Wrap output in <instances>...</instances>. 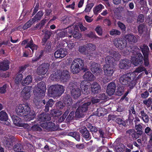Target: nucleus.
I'll return each instance as SVG.
<instances>
[{"label":"nucleus","instance_id":"4c0bfd02","mask_svg":"<svg viewBox=\"0 0 152 152\" xmlns=\"http://www.w3.org/2000/svg\"><path fill=\"white\" fill-rule=\"evenodd\" d=\"M8 119V116L6 112L2 111L0 112V120L6 121Z\"/></svg>","mask_w":152,"mask_h":152},{"label":"nucleus","instance_id":"2eb2a0df","mask_svg":"<svg viewBox=\"0 0 152 152\" xmlns=\"http://www.w3.org/2000/svg\"><path fill=\"white\" fill-rule=\"evenodd\" d=\"M71 95L75 99L78 98L81 95V90L79 88H74L71 91Z\"/></svg>","mask_w":152,"mask_h":152},{"label":"nucleus","instance_id":"473e14b6","mask_svg":"<svg viewBox=\"0 0 152 152\" xmlns=\"http://www.w3.org/2000/svg\"><path fill=\"white\" fill-rule=\"evenodd\" d=\"M70 111L69 108L68 107V108H67L64 114L58 118V122L59 123H61L64 121L68 114Z\"/></svg>","mask_w":152,"mask_h":152},{"label":"nucleus","instance_id":"58836bf2","mask_svg":"<svg viewBox=\"0 0 152 152\" xmlns=\"http://www.w3.org/2000/svg\"><path fill=\"white\" fill-rule=\"evenodd\" d=\"M50 113L53 116L57 117L61 115L63 113V112L61 110L53 109L50 110Z\"/></svg>","mask_w":152,"mask_h":152},{"label":"nucleus","instance_id":"f704fd0d","mask_svg":"<svg viewBox=\"0 0 152 152\" xmlns=\"http://www.w3.org/2000/svg\"><path fill=\"white\" fill-rule=\"evenodd\" d=\"M132 60L133 64L135 66L141 65L143 63V60H141L138 58L133 57Z\"/></svg>","mask_w":152,"mask_h":152},{"label":"nucleus","instance_id":"f257e3e1","mask_svg":"<svg viewBox=\"0 0 152 152\" xmlns=\"http://www.w3.org/2000/svg\"><path fill=\"white\" fill-rule=\"evenodd\" d=\"M72 72L73 74H77L81 70L86 72L88 69L84 66L83 61L80 58L75 59L72 62L70 66Z\"/></svg>","mask_w":152,"mask_h":152},{"label":"nucleus","instance_id":"4468645a","mask_svg":"<svg viewBox=\"0 0 152 152\" xmlns=\"http://www.w3.org/2000/svg\"><path fill=\"white\" fill-rule=\"evenodd\" d=\"M113 66H109V65H104V70L105 75L108 76H111L113 73L114 70Z\"/></svg>","mask_w":152,"mask_h":152},{"label":"nucleus","instance_id":"9d476101","mask_svg":"<svg viewBox=\"0 0 152 152\" xmlns=\"http://www.w3.org/2000/svg\"><path fill=\"white\" fill-rule=\"evenodd\" d=\"M114 44L117 48H119L120 49L125 48L127 45V42L126 40H121L120 39H116Z\"/></svg>","mask_w":152,"mask_h":152},{"label":"nucleus","instance_id":"6ab92c4d","mask_svg":"<svg viewBox=\"0 0 152 152\" xmlns=\"http://www.w3.org/2000/svg\"><path fill=\"white\" fill-rule=\"evenodd\" d=\"M91 87V92L94 94L99 93L100 91L101 87L96 82H94Z\"/></svg>","mask_w":152,"mask_h":152},{"label":"nucleus","instance_id":"7c9ffc66","mask_svg":"<svg viewBox=\"0 0 152 152\" xmlns=\"http://www.w3.org/2000/svg\"><path fill=\"white\" fill-rule=\"evenodd\" d=\"M32 78L31 75H28L24 80H22L21 83L23 86L28 85L32 82Z\"/></svg>","mask_w":152,"mask_h":152},{"label":"nucleus","instance_id":"bb28decb","mask_svg":"<svg viewBox=\"0 0 152 152\" xmlns=\"http://www.w3.org/2000/svg\"><path fill=\"white\" fill-rule=\"evenodd\" d=\"M115 61L114 58L111 56H108L105 58V61L106 64L104 65L113 66V64Z\"/></svg>","mask_w":152,"mask_h":152},{"label":"nucleus","instance_id":"72a5a7b5","mask_svg":"<svg viewBox=\"0 0 152 152\" xmlns=\"http://www.w3.org/2000/svg\"><path fill=\"white\" fill-rule=\"evenodd\" d=\"M54 102L52 99H50L47 102L45 106V108L44 110L46 112H48L49 111L50 107H51L54 104Z\"/></svg>","mask_w":152,"mask_h":152},{"label":"nucleus","instance_id":"de8ad7c7","mask_svg":"<svg viewBox=\"0 0 152 152\" xmlns=\"http://www.w3.org/2000/svg\"><path fill=\"white\" fill-rule=\"evenodd\" d=\"M145 24L142 23L140 24L138 27V30L139 33L142 34L145 31Z\"/></svg>","mask_w":152,"mask_h":152},{"label":"nucleus","instance_id":"1a4fd4ad","mask_svg":"<svg viewBox=\"0 0 152 152\" xmlns=\"http://www.w3.org/2000/svg\"><path fill=\"white\" fill-rule=\"evenodd\" d=\"M139 113L138 116L145 123H147L149 122V118L147 114V112L145 110L140 108L138 111Z\"/></svg>","mask_w":152,"mask_h":152},{"label":"nucleus","instance_id":"6e6552de","mask_svg":"<svg viewBox=\"0 0 152 152\" xmlns=\"http://www.w3.org/2000/svg\"><path fill=\"white\" fill-rule=\"evenodd\" d=\"M43 125L46 130L51 129L53 131L59 130V129L58 125H56L55 124L52 122L44 123Z\"/></svg>","mask_w":152,"mask_h":152},{"label":"nucleus","instance_id":"680f3d73","mask_svg":"<svg viewBox=\"0 0 152 152\" xmlns=\"http://www.w3.org/2000/svg\"><path fill=\"white\" fill-rule=\"evenodd\" d=\"M121 33L120 31L116 29H112L110 31V34L112 35H120Z\"/></svg>","mask_w":152,"mask_h":152},{"label":"nucleus","instance_id":"79ce46f5","mask_svg":"<svg viewBox=\"0 0 152 152\" xmlns=\"http://www.w3.org/2000/svg\"><path fill=\"white\" fill-rule=\"evenodd\" d=\"M35 116V114L34 113L32 114V115L30 113L24 116L25 117L24 119L26 121H30L31 120L33 121Z\"/></svg>","mask_w":152,"mask_h":152},{"label":"nucleus","instance_id":"603ef678","mask_svg":"<svg viewBox=\"0 0 152 152\" xmlns=\"http://www.w3.org/2000/svg\"><path fill=\"white\" fill-rule=\"evenodd\" d=\"M34 22L33 20L31 21H28L23 26V29L25 30L30 27Z\"/></svg>","mask_w":152,"mask_h":152},{"label":"nucleus","instance_id":"e2e57ef3","mask_svg":"<svg viewBox=\"0 0 152 152\" xmlns=\"http://www.w3.org/2000/svg\"><path fill=\"white\" fill-rule=\"evenodd\" d=\"M67 32L65 30L60 31L58 34L59 37H64L67 35Z\"/></svg>","mask_w":152,"mask_h":152},{"label":"nucleus","instance_id":"c03bdc74","mask_svg":"<svg viewBox=\"0 0 152 152\" xmlns=\"http://www.w3.org/2000/svg\"><path fill=\"white\" fill-rule=\"evenodd\" d=\"M43 14V13L42 11H40L36 15L32 20L34 22L36 20H39L40 19L41 17L42 16Z\"/></svg>","mask_w":152,"mask_h":152},{"label":"nucleus","instance_id":"bf43d9fd","mask_svg":"<svg viewBox=\"0 0 152 152\" xmlns=\"http://www.w3.org/2000/svg\"><path fill=\"white\" fill-rule=\"evenodd\" d=\"M32 129L34 131L37 132H41L42 129L41 128L39 125H34L31 127Z\"/></svg>","mask_w":152,"mask_h":152},{"label":"nucleus","instance_id":"f8f14e48","mask_svg":"<svg viewBox=\"0 0 152 152\" xmlns=\"http://www.w3.org/2000/svg\"><path fill=\"white\" fill-rule=\"evenodd\" d=\"M116 88L115 83L112 82L109 83L107 88L106 92L109 96L113 95L115 91Z\"/></svg>","mask_w":152,"mask_h":152},{"label":"nucleus","instance_id":"0e129e2a","mask_svg":"<svg viewBox=\"0 0 152 152\" xmlns=\"http://www.w3.org/2000/svg\"><path fill=\"white\" fill-rule=\"evenodd\" d=\"M105 109L102 108H99L97 110V114L98 116H103L104 115V111Z\"/></svg>","mask_w":152,"mask_h":152},{"label":"nucleus","instance_id":"a19ab883","mask_svg":"<svg viewBox=\"0 0 152 152\" xmlns=\"http://www.w3.org/2000/svg\"><path fill=\"white\" fill-rule=\"evenodd\" d=\"M138 49V48L137 46L132 45L126 48V51H128V52H130L134 53L136 52Z\"/></svg>","mask_w":152,"mask_h":152},{"label":"nucleus","instance_id":"5fc2aeb1","mask_svg":"<svg viewBox=\"0 0 152 152\" xmlns=\"http://www.w3.org/2000/svg\"><path fill=\"white\" fill-rule=\"evenodd\" d=\"M36 87H38L39 88H41L45 91L46 90L45 83V82L43 81H41L37 85V86Z\"/></svg>","mask_w":152,"mask_h":152},{"label":"nucleus","instance_id":"ddd939ff","mask_svg":"<svg viewBox=\"0 0 152 152\" xmlns=\"http://www.w3.org/2000/svg\"><path fill=\"white\" fill-rule=\"evenodd\" d=\"M131 63L128 59H122L120 61L119 66L121 69H127L131 66Z\"/></svg>","mask_w":152,"mask_h":152},{"label":"nucleus","instance_id":"7ed1b4c3","mask_svg":"<svg viewBox=\"0 0 152 152\" xmlns=\"http://www.w3.org/2000/svg\"><path fill=\"white\" fill-rule=\"evenodd\" d=\"M64 87L61 85H53L49 88L48 92L52 97L59 96L64 92Z\"/></svg>","mask_w":152,"mask_h":152},{"label":"nucleus","instance_id":"cd10ccee","mask_svg":"<svg viewBox=\"0 0 152 152\" xmlns=\"http://www.w3.org/2000/svg\"><path fill=\"white\" fill-rule=\"evenodd\" d=\"M67 135L73 137L77 141L80 140V134L78 132L75 131L69 132Z\"/></svg>","mask_w":152,"mask_h":152},{"label":"nucleus","instance_id":"a18cd8bd","mask_svg":"<svg viewBox=\"0 0 152 152\" xmlns=\"http://www.w3.org/2000/svg\"><path fill=\"white\" fill-rule=\"evenodd\" d=\"M85 113L82 111L81 110L79 109L78 107L75 113V116L78 118L82 117L84 115Z\"/></svg>","mask_w":152,"mask_h":152},{"label":"nucleus","instance_id":"f3484780","mask_svg":"<svg viewBox=\"0 0 152 152\" xmlns=\"http://www.w3.org/2000/svg\"><path fill=\"white\" fill-rule=\"evenodd\" d=\"M66 54V52H65L64 49L61 48L56 51L54 55L55 57L57 58H62L64 57Z\"/></svg>","mask_w":152,"mask_h":152},{"label":"nucleus","instance_id":"a211bd4d","mask_svg":"<svg viewBox=\"0 0 152 152\" xmlns=\"http://www.w3.org/2000/svg\"><path fill=\"white\" fill-rule=\"evenodd\" d=\"M63 101L65 104H67L68 106L67 108L68 107L70 109V105L72 103V99L70 96L68 94H66L63 96Z\"/></svg>","mask_w":152,"mask_h":152},{"label":"nucleus","instance_id":"4be33fe9","mask_svg":"<svg viewBox=\"0 0 152 152\" xmlns=\"http://www.w3.org/2000/svg\"><path fill=\"white\" fill-rule=\"evenodd\" d=\"M10 62L8 60H4L0 62V70L6 71L9 68Z\"/></svg>","mask_w":152,"mask_h":152},{"label":"nucleus","instance_id":"412c9836","mask_svg":"<svg viewBox=\"0 0 152 152\" xmlns=\"http://www.w3.org/2000/svg\"><path fill=\"white\" fill-rule=\"evenodd\" d=\"M91 104V101H87L84 103H82L81 105L78 107L79 109H80V110H81L82 111L85 113L88 110L89 107Z\"/></svg>","mask_w":152,"mask_h":152},{"label":"nucleus","instance_id":"c9c22d12","mask_svg":"<svg viewBox=\"0 0 152 152\" xmlns=\"http://www.w3.org/2000/svg\"><path fill=\"white\" fill-rule=\"evenodd\" d=\"M23 110L24 115L30 113V109L28 105L26 104H22Z\"/></svg>","mask_w":152,"mask_h":152},{"label":"nucleus","instance_id":"a878e982","mask_svg":"<svg viewBox=\"0 0 152 152\" xmlns=\"http://www.w3.org/2000/svg\"><path fill=\"white\" fill-rule=\"evenodd\" d=\"M140 48L143 55L144 57L148 56L150 50L148 46L144 44L143 46L140 47Z\"/></svg>","mask_w":152,"mask_h":152},{"label":"nucleus","instance_id":"20e7f679","mask_svg":"<svg viewBox=\"0 0 152 152\" xmlns=\"http://www.w3.org/2000/svg\"><path fill=\"white\" fill-rule=\"evenodd\" d=\"M31 92L32 88L31 86H26L23 88L21 92V97L23 99L27 100L31 96Z\"/></svg>","mask_w":152,"mask_h":152},{"label":"nucleus","instance_id":"f03ea898","mask_svg":"<svg viewBox=\"0 0 152 152\" xmlns=\"http://www.w3.org/2000/svg\"><path fill=\"white\" fill-rule=\"evenodd\" d=\"M131 76L130 73L121 75L119 79V81L122 85L127 86L131 89L135 86L136 81L132 80Z\"/></svg>","mask_w":152,"mask_h":152},{"label":"nucleus","instance_id":"c85d7f7f","mask_svg":"<svg viewBox=\"0 0 152 152\" xmlns=\"http://www.w3.org/2000/svg\"><path fill=\"white\" fill-rule=\"evenodd\" d=\"M13 149L15 152H21L22 151L23 148V145L20 143H17L14 145Z\"/></svg>","mask_w":152,"mask_h":152},{"label":"nucleus","instance_id":"052dcab7","mask_svg":"<svg viewBox=\"0 0 152 152\" xmlns=\"http://www.w3.org/2000/svg\"><path fill=\"white\" fill-rule=\"evenodd\" d=\"M5 147L10 148L12 145V141L11 139H8L4 143Z\"/></svg>","mask_w":152,"mask_h":152},{"label":"nucleus","instance_id":"2f4dec72","mask_svg":"<svg viewBox=\"0 0 152 152\" xmlns=\"http://www.w3.org/2000/svg\"><path fill=\"white\" fill-rule=\"evenodd\" d=\"M22 104H20L16 108L15 111L17 115L20 116H24V114H23Z\"/></svg>","mask_w":152,"mask_h":152},{"label":"nucleus","instance_id":"423d86ee","mask_svg":"<svg viewBox=\"0 0 152 152\" xmlns=\"http://www.w3.org/2000/svg\"><path fill=\"white\" fill-rule=\"evenodd\" d=\"M29 39L23 40L22 42L21 45H25L26 44H27V45L25 46V48H30L32 51V53H33L34 50H37V45L34 44L32 39H31L30 41H29Z\"/></svg>","mask_w":152,"mask_h":152},{"label":"nucleus","instance_id":"ea45409f","mask_svg":"<svg viewBox=\"0 0 152 152\" xmlns=\"http://www.w3.org/2000/svg\"><path fill=\"white\" fill-rule=\"evenodd\" d=\"M12 118L13 121V123L15 125L17 126L20 125V122L21 120V118L18 116L15 115H13L12 116Z\"/></svg>","mask_w":152,"mask_h":152},{"label":"nucleus","instance_id":"13d9d810","mask_svg":"<svg viewBox=\"0 0 152 152\" xmlns=\"http://www.w3.org/2000/svg\"><path fill=\"white\" fill-rule=\"evenodd\" d=\"M23 78V75L21 74H19L15 79V83L18 84L20 82Z\"/></svg>","mask_w":152,"mask_h":152},{"label":"nucleus","instance_id":"393cba45","mask_svg":"<svg viewBox=\"0 0 152 152\" xmlns=\"http://www.w3.org/2000/svg\"><path fill=\"white\" fill-rule=\"evenodd\" d=\"M84 75H83V79L86 80L88 81H92L94 80L95 79V77L94 75L90 72L86 71Z\"/></svg>","mask_w":152,"mask_h":152},{"label":"nucleus","instance_id":"338daca9","mask_svg":"<svg viewBox=\"0 0 152 152\" xmlns=\"http://www.w3.org/2000/svg\"><path fill=\"white\" fill-rule=\"evenodd\" d=\"M56 106L57 108L59 109H62L64 107L63 103L61 101H59L56 104Z\"/></svg>","mask_w":152,"mask_h":152},{"label":"nucleus","instance_id":"39448f33","mask_svg":"<svg viewBox=\"0 0 152 152\" xmlns=\"http://www.w3.org/2000/svg\"><path fill=\"white\" fill-rule=\"evenodd\" d=\"M50 64L48 63H44L39 66L37 68V72L39 75L45 74L49 68Z\"/></svg>","mask_w":152,"mask_h":152},{"label":"nucleus","instance_id":"6e6d98bb","mask_svg":"<svg viewBox=\"0 0 152 152\" xmlns=\"http://www.w3.org/2000/svg\"><path fill=\"white\" fill-rule=\"evenodd\" d=\"M74 112L73 111H72L67 116L66 120L67 122H69L70 121L73 119L74 118Z\"/></svg>","mask_w":152,"mask_h":152},{"label":"nucleus","instance_id":"774afa93","mask_svg":"<svg viewBox=\"0 0 152 152\" xmlns=\"http://www.w3.org/2000/svg\"><path fill=\"white\" fill-rule=\"evenodd\" d=\"M144 16L143 15H139L137 20V22L138 23H142L144 22Z\"/></svg>","mask_w":152,"mask_h":152},{"label":"nucleus","instance_id":"09e8293b","mask_svg":"<svg viewBox=\"0 0 152 152\" xmlns=\"http://www.w3.org/2000/svg\"><path fill=\"white\" fill-rule=\"evenodd\" d=\"M115 121L118 124L122 125L125 127H126V122L124 121L121 118H116Z\"/></svg>","mask_w":152,"mask_h":152},{"label":"nucleus","instance_id":"69168bd1","mask_svg":"<svg viewBox=\"0 0 152 152\" xmlns=\"http://www.w3.org/2000/svg\"><path fill=\"white\" fill-rule=\"evenodd\" d=\"M72 35L74 38L79 39L81 36V34H79L78 31H73Z\"/></svg>","mask_w":152,"mask_h":152},{"label":"nucleus","instance_id":"b1692460","mask_svg":"<svg viewBox=\"0 0 152 152\" xmlns=\"http://www.w3.org/2000/svg\"><path fill=\"white\" fill-rule=\"evenodd\" d=\"M39 119L41 121H48L50 119V116L48 113H43L38 116Z\"/></svg>","mask_w":152,"mask_h":152},{"label":"nucleus","instance_id":"e433bc0d","mask_svg":"<svg viewBox=\"0 0 152 152\" xmlns=\"http://www.w3.org/2000/svg\"><path fill=\"white\" fill-rule=\"evenodd\" d=\"M88 96L85 97L84 98L86 99L87 98L88 99H89L88 100V101H91V103L92 102V104H95L99 102L100 100L99 99L95 97L90 96L89 98H88Z\"/></svg>","mask_w":152,"mask_h":152},{"label":"nucleus","instance_id":"864d4df0","mask_svg":"<svg viewBox=\"0 0 152 152\" xmlns=\"http://www.w3.org/2000/svg\"><path fill=\"white\" fill-rule=\"evenodd\" d=\"M51 43L50 41H48L47 42L46 44L45 45V47L44 50L46 52H48L51 50Z\"/></svg>","mask_w":152,"mask_h":152},{"label":"nucleus","instance_id":"aec40b11","mask_svg":"<svg viewBox=\"0 0 152 152\" xmlns=\"http://www.w3.org/2000/svg\"><path fill=\"white\" fill-rule=\"evenodd\" d=\"M70 75L69 72L66 70H64L60 77V80L63 82H66L69 80V79Z\"/></svg>","mask_w":152,"mask_h":152},{"label":"nucleus","instance_id":"37998d69","mask_svg":"<svg viewBox=\"0 0 152 152\" xmlns=\"http://www.w3.org/2000/svg\"><path fill=\"white\" fill-rule=\"evenodd\" d=\"M124 88L123 86H119L117 89L116 94L118 96H121L124 93Z\"/></svg>","mask_w":152,"mask_h":152},{"label":"nucleus","instance_id":"49530a36","mask_svg":"<svg viewBox=\"0 0 152 152\" xmlns=\"http://www.w3.org/2000/svg\"><path fill=\"white\" fill-rule=\"evenodd\" d=\"M86 50H87L94 51L96 49V46L92 43L87 44L85 45Z\"/></svg>","mask_w":152,"mask_h":152},{"label":"nucleus","instance_id":"8fccbe9b","mask_svg":"<svg viewBox=\"0 0 152 152\" xmlns=\"http://www.w3.org/2000/svg\"><path fill=\"white\" fill-rule=\"evenodd\" d=\"M111 56H113L116 58V60H118L120 57V55L119 53L115 51H112L109 52Z\"/></svg>","mask_w":152,"mask_h":152},{"label":"nucleus","instance_id":"c756f323","mask_svg":"<svg viewBox=\"0 0 152 152\" xmlns=\"http://www.w3.org/2000/svg\"><path fill=\"white\" fill-rule=\"evenodd\" d=\"M80 88L82 92L85 95H87L89 93V88L90 87V85H83L82 83L80 84Z\"/></svg>","mask_w":152,"mask_h":152},{"label":"nucleus","instance_id":"dca6fc26","mask_svg":"<svg viewBox=\"0 0 152 152\" xmlns=\"http://www.w3.org/2000/svg\"><path fill=\"white\" fill-rule=\"evenodd\" d=\"M45 91L38 87H35L34 88L33 93L36 96L41 97L45 96Z\"/></svg>","mask_w":152,"mask_h":152},{"label":"nucleus","instance_id":"4d7b16f0","mask_svg":"<svg viewBox=\"0 0 152 152\" xmlns=\"http://www.w3.org/2000/svg\"><path fill=\"white\" fill-rule=\"evenodd\" d=\"M103 7V5L101 4H99L96 6L94 10V13L96 15L97 14L98 12Z\"/></svg>","mask_w":152,"mask_h":152},{"label":"nucleus","instance_id":"5701e85b","mask_svg":"<svg viewBox=\"0 0 152 152\" xmlns=\"http://www.w3.org/2000/svg\"><path fill=\"white\" fill-rule=\"evenodd\" d=\"M124 38L129 42L131 43H135L137 41L136 37L132 34L125 35Z\"/></svg>","mask_w":152,"mask_h":152},{"label":"nucleus","instance_id":"9b49d317","mask_svg":"<svg viewBox=\"0 0 152 152\" xmlns=\"http://www.w3.org/2000/svg\"><path fill=\"white\" fill-rule=\"evenodd\" d=\"M79 131L81 134L82 136L85 139L88 140L91 139L90 134L85 126L80 128Z\"/></svg>","mask_w":152,"mask_h":152},{"label":"nucleus","instance_id":"0eeeda50","mask_svg":"<svg viewBox=\"0 0 152 152\" xmlns=\"http://www.w3.org/2000/svg\"><path fill=\"white\" fill-rule=\"evenodd\" d=\"M91 70L94 74L97 75L101 74L102 72V70L100 68L99 65L94 62H92L91 63Z\"/></svg>","mask_w":152,"mask_h":152},{"label":"nucleus","instance_id":"3c124183","mask_svg":"<svg viewBox=\"0 0 152 152\" xmlns=\"http://www.w3.org/2000/svg\"><path fill=\"white\" fill-rule=\"evenodd\" d=\"M42 32L45 34V36L44 37L48 39L50 38L52 34V33L51 30H42Z\"/></svg>","mask_w":152,"mask_h":152}]
</instances>
